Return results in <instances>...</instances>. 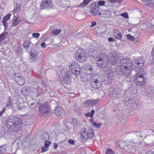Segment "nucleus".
I'll return each mask as SVG.
<instances>
[{
	"instance_id": "2eb2a0df",
	"label": "nucleus",
	"mask_w": 154,
	"mask_h": 154,
	"mask_svg": "<svg viewBox=\"0 0 154 154\" xmlns=\"http://www.w3.org/2000/svg\"><path fill=\"white\" fill-rule=\"evenodd\" d=\"M120 67L133 66L132 60L129 58H125L122 59L120 62Z\"/></svg>"
},
{
	"instance_id": "c85d7f7f",
	"label": "nucleus",
	"mask_w": 154,
	"mask_h": 154,
	"mask_svg": "<svg viewBox=\"0 0 154 154\" xmlns=\"http://www.w3.org/2000/svg\"><path fill=\"white\" fill-rule=\"evenodd\" d=\"M20 5L19 4H16L15 6L13 11L14 15H15L17 14V12H19L20 10Z\"/></svg>"
},
{
	"instance_id": "aec40b11",
	"label": "nucleus",
	"mask_w": 154,
	"mask_h": 154,
	"mask_svg": "<svg viewBox=\"0 0 154 154\" xmlns=\"http://www.w3.org/2000/svg\"><path fill=\"white\" fill-rule=\"evenodd\" d=\"M15 81L19 85L22 86L25 83V80L23 77L21 75L20 77H17Z\"/></svg>"
},
{
	"instance_id": "69168bd1",
	"label": "nucleus",
	"mask_w": 154,
	"mask_h": 154,
	"mask_svg": "<svg viewBox=\"0 0 154 154\" xmlns=\"http://www.w3.org/2000/svg\"><path fill=\"white\" fill-rule=\"evenodd\" d=\"M109 2L111 3H116L117 0H109Z\"/></svg>"
},
{
	"instance_id": "864d4df0",
	"label": "nucleus",
	"mask_w": 154,
	"mask_h": 154,
	"mask_svg": "<svg viewBox=\"0 0 154 154\" xmlns=\"http://www.w3.org/2000/svg\"><path fill=\"white\" fill-rule=\"evenodd\" d=\"M108 41L109 42H115V39L112 37H110L108 38Z\"/></svg>"
},
{
	"instance_id": "423d86ee",
	"label": "nucleus",
	"mask_w": 154,
	"mask_h": 154,
	"mask_svg": "<svg viewBox=\"0 0 154 154\" xmlns=\"http://www.w3.org/2000/svg\"><path fill=\"white\" fill-rule=\"evenodd\" d=\"M96 62L97 66L100 68L106 67L108 65L109 58L105 53H101L99 54L97 57Z\"/></svg>"
},
{
	"instance_id": "7c9ffc66",
	"label": "nucleus",
	"mask_w": 154,
	"mask_h": 154,
	"mask_svg": "<svg viewBox=\"0 0 154 154\" xmlns=\"http://www.w3.org/2000/svg\"><path fill=\"white\" fill-rule=\"evenodd\" d=\"M91 0H84L82 3L79 6L80 7L83 8L84 6L88 5Z\"/></svg>"
},
{
	"instance_id": "9d476101",
	"label": "nucleus",
	"mask_w": 154,
	"mask_h": 154,
	"mask_svg": "<svg viewBox=\"0 0 154 154\" xmlns=\"http://www.w3.org/2000/svg\"><path fill=\"white\" fill-rule=\"evenodd\" d=\"M134 81L137 85L142 86L146 82V80L144 77L143 75L140 72H138L134 77Z\"/></svg>"
},
{
	"instance_id": "f03ea898",
	"label": "nucleus",
	"mask_w": 154,
	"mask_h": 154,
	"mask_svg": "<svg viewBox=\"0 0 154 154\" xmlns=\"http://www.w3.org/2000/svg\"><path fill=\"white\" fill-rule=\"evenodd\" d=\"M22 93L26 95L30 94L33 99H39L41 96V88L37 83L33 84L30 87L23 88L21 90Z\"/></svg>"
},
{
	"instance_id": "f257e3e1",
	"label": "nucleus",
	"mask_w": 154,
	"mask_h": 154,
	"mask_svg": "<svg viewBox=\"0 0 154 154\" xmlns=\"http://www.w3.org/2000/svg\"><path fill=\"white\" fill-rule=\"evenodd\" d=\"M69 72H68L67 68H64L61 71L59 70L58 72L60 80L64 84H68L70 82V79L72 77L70 72L75 74L76 76L80 73V67L76 62L70 63L69 64Z\"/></svg>"
},
{
	"instance_id": "09e8293b",
	"label": "nucleus",
	"mask_w": 154,
	"mask_h": 154,
	"mask_svg": "<svg viewBox=\"0 0 154 154\" xmlns=\"http://www.w3.org/2000/svg\"><path fill=\"white\" fill-rule=\"evenodd\" d=\"M147 1H148L147 5H154V0H147Z\"/></svg>"
},
{
	"instance_id": "e433bc0d",
	"label": "nucleus",
	"mask_w": 154,
	"mask_h": 154,
	"mask_svg": "<svg viewBox=\"0 0 154 154\" xmlns=\"http://www.w3.org/2000/svg\"><path fill=\"white\" fill-rule=\"evenodd\" d=\"M11 16V14H7L3 18L2 21H7L8 20L10 19Z\"/></svg>"
},
{
	"instance_id": "5701e85b",
	"label": "nucleus",
	"mask_w": 154,
	"mask_h": 154,
	"mask_svg": "<svg viewBox=\"0 0 154 154\" xmlns=\"http://www.w3.org/2000/svg\"><path fill=\"white\" fill-rule=\"evenodd\" d=\"M133 64H132L133 66L132 69L135 71H138L143 66H140V64L137 63V62L134 60Z\"/></svg>"
},
{
	"instance_id": "20e7f679",
	"label": "nucleus",
	"mask_w": 154,
	"mask_h": 154,
	"mask_svg": "<svg viewBox=\"0 0 154 154\" xmlns=\"http://www.w3.org/2000/svg\"><path fill=\"white\" fill-rule=\"evenodd\" d=\"M133 66L120 67V71L117 73V76L124 82L126 81L127 76L131 72Z\"/></svg>"
},
{
	"instance_id": "4d7b16f0",
	"label": "nucleus",
	"mask_w": 154,
	"mask_h": 154,
	"mask_svg": "<svg viewBox=\"0 0 154 154\" xmlns=\"http://www.w3.org/2000/svg\"><path fill=\"white\" fill-rule=\"evenodd\" d=\"M95 49L94 48H90L89 49H88V51L89 53L91 52V53H92L93 52L95 51Z\"/></svg>"
},
{
	"instance_id": "79ce46f5",
	"label": "nucleus",
	"mask_w": 154,
	"mask_h": 154,
	"mask_svg": "<svg viewBox=\"0 0 154 154\" xmlns=\"http://www.w3.org/2000/svg\"><path fill=\"white\" fill-rule=\"evenodd\" d=\"M105 3V2L103 0L99 1H98L97 3L98 5H100V6L104 5Z\"/></svg>"
},
{
	"instance_id": "72a5a7b5",
	"label": "nucleus",
	"mask_w": 154,
	"mask_h": 154,
	"mask_svg": "<svg viewBox=\"0 0 154 154\" xmlns=\"http://www.w3.org/2000/svg\"><path fill=\"white\" fill-rule=\"evenodd\" d=\"M6 152V145L0 146V153H5Z\"/></svg>"
},
{
	"instance_id": "39448f33",
	"label": "nucleus",
	"mask_w": 154,
	"mask_h": 154,
	"mask_svg": "<svg viewBox=\"0 0 154 154\" xmlns=\"http://www.w3.org/2000/svg\"><path fill=\"white\" fill-rule=\"evenodd\" d=\"M94 135V131L91 128L86 129L82 128L81 129L80 137L83 141L85 142L88 139H92Z\"/></svg>"
},
{
	"instance_id": "49530a36",
	"label": "nucleus",
	"mask_w": 154,
	"mask_h": 154,
	"mask_svg": "<svg viewBox=\"0 0 154 154\" xmlns=\"http://www.w3.org/2000/svg\"><path fill=\"white\" fill-rule=\"evenodd\" d=\"M87 71H88L89 72L88 73H89L90 74H91L92 71H93V68L92 66H90L89 68L86 69Z\"/></svg>"
},
{
	"instance_id": "338daca9",
	"label": "nucleus",
	"mask_w": 154,
	"mask_h": 154,
	"mask_svg": "<svg viewBox=\"0 0 154 154\" xmlns=\"http://www.w3.org/2000/svg\"><path fill=\"white\" fill-rule=\"evenodd\" d=\"M90 122H91V123L93 124V122H94L93 120V118H91L90 119Z\"/></svg>"
},
{
	"instance_id": "6ab92c4d",
	"label": "nucleus",
	"mask_w": 154,
	"mask_h": 154,
	"mask_svg": "<svg viewBox=\"0 0 154 154\" xmlns=\"http://www.w3.org/2000/svg\"><path fill=\"white\" fill-rule=\"evenodd\" d=\"M111 12L107 10H102L100 12V15L101 17L108 18L111 16Z\"/></svg>"
},
{
	"instance_id": "4c0bfd02",
	"label": "nucleus",
	"mask_w": 154,
	"mask_h": 154,
	"mask_svg": "<svg viewBox=\"0 0 154 154\" xmlns=\"http://www.w3.org/2000/svg\"><path fill=\"white\" fill-rule=\"evenodd\" d=\"M126 36L127 38L129 40L131 41H133L135 40V37L131 35V34H127Z\"/></svg>"
},
{
	"instance_id": "a211bd4d",
	"label": "nucleus",
	"mask_w": 154,
	"mask_h": 154,
	"mask_svg": "<svg viewBox=\"0 0 154 154\" xmlns=\"http://www.w3.org/2000/svg\"><path fill=\"white\" fill-rule=\"evenodd\" d=\"M100 101V99L99 98H97L96 99H90L86 101L85 103V105L86 107H88L90 106L97 104Z\"/></svg>"
},
{
	"instance_id": "774afa93",
	"label": "nucleus",
	"mask_w": 154,
	"mask_h": 154,
	"mask_svg": "<svg viewBox=\"0 0 154 154\" xmlns=\"http://www.w3.org/2000/svg\"><path fill=\"white\" fill-rule=\"evenodd\" d=\"M146 154H153L152 152L151 151H148Z\"/></svg>"
},
{
	"instance_id": "7ed1b4c3",
	"label": "nucleus",
	"mask_w": 154,
	"mask_h": 154,
	"mask_svg": "<svg viewBox=\"0 0 154 154\" xmlns=\"http://www.w3.org/2000/svg\"><path fill=\"white\" fill-rule=\"evenodd\" d=\"M22 120L17 116H11L6 120L5 124L8 129L13 132H17L22 126Z\"/></svg>"
},
{
	"instance_id": "5fc2aeb1",
	"label": "nucleus",
	"mask_w": 154,
	"mask_h": 154,
	"mask_svg": "<svg viewBox=\"0 0 154 154\" xmlns=\"http://www.w3.org/2000/svg\"><path fill=\"white\" fill-rule=\"evenodd\" d=\"M148 131L149 132V134L153 135V134H154V131H153L152 129H148Z\"/></svg>"
},
{
	"instance_id": "052dcab7",
	"label": "nucleus",
	"mask_w": 154,
	"mask_h": 154,
	"mask_svg": "<svg viewBox=\"0 0 154 154\" xmlns=\"http://www.w3.org/2000/svg\"><path fill=\"white\" fill-rule=\"evenodd\" d=\"M35 103H32L30 104L29 107L31 109L34 108V106L35 105Z\"/></svg>"
},
{
	"instance_id": "bb28decb",
	"label": "nucleus",
	"mask_w": 154,
	"mask_h": 154,
	"mask_svg": "<svg viewBox=\"0 0 154 154\" xmlns=\"http://www.w3.org/2000/svg\"><path fill=\"white\" fill-rule=\"evenodd\" d=\"M18 17H15L14 15V18H13V22L12 24V27H14L17 25L21 21H20L18 19Z\"/></svg>"
},
{
	"instance_id": "ea45409f",
	"label": "nucleus",
	"mask_w": 154,
	"mask_h": 154,
	"mask_svg": "<svg viewBox=\"0 0 154 154\" xmlns=\"http://www.w3.org/2000/svg\"><path fill=\"white\" fill-rule=\"evenodd\" d=\"M105 154H114L113 150L111 149H107Z\"/></svg>"
},
{
	"instance_id": "6e6552de",
	"label": "nucleus",
	"mask_w": 154,
	"mask_h": 154,
	"mask_svg": "<svg viewBox=\"0 0 154 154\" xmlns=\"http://www.w3.org/2000/svg\"><path fill=\"white\" fill-rule=\"evenodd\" d=\"M137 101V99L136 98L126 96L123 102L127 105V109L134 111L138 106Z\"/></svg>"
},
{
	"instance_id": "dca6fc26",
	"label": "nucleus",
	"mask_w": 154,
	"mask_h": 154,
	"mask_svg": "<svg viewBox=\"0 0 154 154\" xmlns=\"http://www.w3.org/2000/svg\"><path fill=\"white\" fill-rule=\"evenodd\" d=\"M53 6V4L50 0H43L41 5V9H50L52 8Z\"/></svg>"
},
{
	"instance_id": "37998d69",
	"label": "nucleus",
	"mask_w": 154,
	"mask_h": 154,
	"mask_svg": "<svg viewBox=\"0 0 154 154\" xmlns=\"http://www.w3.org/2000/svg\"><path fill=\"white\" fill-rule=\"evenodd\" d=\"M2 22L3 23V26H4V31H5L7 28H8V23L7 22V21H2Z\"/></svg>"
},
{
	"instance_id": "a18cd8bd",
	"label": "nucleus",
	"mask_w": 154,
	"mask_h": 154,
	"mask_svg": "<svg viewBox=\"0 0 154 154\" xmlns=\"http://www.w3.org/2000/svg\"><path fill=\"white\" fill-rule=\"evenodd\" d=\"M51 143V142L50 141H48L47 140H45V143H44L45 146L46 147L48 148V146L50 145Z\"/></svg>"
},
{
	"instance_id": "393cba45",
	"label": "nucleus",
	"mask_w": 154,
	"mask_h": 154,
	"mask_svg": "<svg viewBox=\"0 0 154 154\" xmlns=\"http://www.w3.org/2000/svg\"><path fill=\"white\" fill-rule=\"evenodd\" d=\"M146 92H148V96L150 97L154 96V88L150 87L147 90Z\"/></svg>"
},
{
	"instance_id": "58836bf2",
	"label": "nucleus",
	"mask_w": 154,
	"mask_h": 154,
	"mask_svg": "<svg viewBox=\"0 0 154 154\" xmlns=\"http://www.w3.org/2000/svg\"><path fill=\"white\" fill-rule=\"evenodd\" d=\"M120 16L125 19L128 18L129 17L128 14L126 12L121 13Z\"/></svg>"
},
{
	"instance_id": "c03bdc74",
	"label": "nucleus",
	"mask_w": 154,
	"mask_h": 154,
	"mask_svg": "<svg viewBox=\"0 0 154 154\" xmlns=\"http://www.w3.org/2000/svg\"><path fill=\"white\" fill-rule=\"evenodd\" d=\"M40 34L39 33L34 32L32 34V36L33 37L36 38L39 37Z\"/></svg>"
},
{
	"instance_id": "de8ad7c7",
	"label": "nucleus",
	"mask_w": 154,
	"mask_h": 154,
	"mask_svg": "<svg viewBox=\"0 0 154 154\" xmlns=\"http://www.w3.org/2000/svg\"><path fill=\"white\" fill-rule=\"evenodd\" d=\"M93 125L96 128H99L101 127V125L99 123H97L95 122H94L93 123Z\"/></svg>"
},
{
	"instance_id": "f8f14e48",
	"label": "nucleus",
	"mask_w": 154,
	"mask_h": 154,
	"mask_svg": "<svg viewBox=\"0 0 154 154\" xmlns=\"http://www.w3.org/2000/svg\"><path fill=\"white\" fill-rule=\"evenodd\" d=\"M50 112L49 106L47 102H45L39 107L38 112L43 115H47Z\"/></svg>"
},
{
	"instance_id": "e2e57ef3",
	"label": "nucleus",
	"mask_w": 154,
	"mask_h": 154,
	"mask_svg": "<svg viewBox=\"0 0 154 154\" xmlns=\"http://www.w3.org/2000/svg\"><path fill=\"white\" fill-rule=\"evenodd\" d=\"M151 53H152V56L153 57V59L154 60V47L152 48V50Z\"/></svg>"
},
{
	"instance_id": "6e6d98bb",
	"label": "nucleus",
	"mask_w": 154,
	"mask_h": 154,
	"mask_svg": "<svg viewBox=\"0 0 154 154\" xmlns=\"http://www.w3.org/2000/svg\"><path fill=\"white\" fill-rule=\"evenodd\" d=\"M68 143L71 144H73L75 142L73 140L69 139L68 140Z\"/></svg>"
},
{
	"instance_id": "bf43d9fd",
	"label": "nucleus",
	"mask_w": 154,
	"mask_h": 154,
	"mask_svg": "<svg viewBox=\"0 0 154 154\" xmlns=\"http://www.w3.org/2000/svg\"><path fill=\"white\" fill-rule=\"evenodd\" d=\"M41 45L42 48H45L46 47L45 44L44 42H42L41 44Z\"/></svg>"
},
{
	"instance_id": "c756f323",
	"label": "nucleus",
	"mask_w": 154,
	"mask_h": 154,
	"mask_svg": "<svg viewBox=\"0 0 154 154\" xmlns=\"http://www.w3.org/2000/svg\"><path fill=\"white\" fill-rule=\"evenodd\" d=\"M8 32H3L0 35V42L4 40Z\"/></svg>"
},
{
	"instance_id": "a19ab883",
	"label": "nucleus",
	"mask_w": 154,
	"mask_h": 154,
	"mask_svg": "<svg viewBox=\"0 0 154 154\" xmlns=\"http://www.w3.org/2000/svg\"><path fill=\"white\" fill-rule=\"evenodd\" d=\"M135 134L136 136L140 138L142 137L143 135V134H142V132L140 131H136Z\"/></svg>"
},
{
	"instance_id": "4468645a",
	"label": "nucleus",
	"mask_w": 154,
	"mask_h": 154,
	"mask_svg": "<svg viewBox=\"0 0 154 154\" xmlns=\"http://www.w3.org/2000/svg\"><path fill=\"white\" fill-rule=\"evenodd\" d=\"M110 61L112 65L116 63L118 60V57L116 52L114 50L110 51L109 53Z\"/></svg>"
},
{
	"instance_id": "b1692460",
	"label": "nucleus",
	"mask_w": 154,
	"mask_h": 154,
	"mask_svg": "<svg viewBox=\"0 0 154 154\" xmlns=\"http://www.w3.org/2000/svg\"><path fill=\"white\" fill-rule=\"evenodd\" d=\"M113 35L116 38L119 39L120 40L122 38V35L121 32L118 30H114L113 31Z\"/></svg>"
},
{
	"instance_id": "f704fd0d",
	"label": "nucleus",
	"mask_w": 154,
	"mask_h": 154,
	"mask_svg": "<svg viewBox=\"0 0 154 154\" xmlns=\"http://www.w3.org/2000/svg\"><path fill=\"white\" fill-rule=\"evenodd\" d=\"M134 60L137 62V63H138L140 64L141 66H143L144 65V60L143 59H140L137 60Z\"/></svg>"
},
{
	"instance_id": "8fccbe9b",
	"label": "nucleus",
	"mask_w": 154,
	"mask_h": 154,
	"mask_svg": "<svg viewBox=\"0 0 154 154\" xmlns=\"http://www.w3.org/2000/svg\"><path fill=\"white\" fill-rule=\"evenodd\" d=\"M48 149V148L46 147L45 146H44L43 147L41 150V152H44L46 151H47Z\"/></svg>"
},
{
	"instance_id": "412c9836",
	"label": "nucleus",
	"mask_w": 154,
	"mask_h": 154,
	"mask_svg": "<svg viewBox=\"0 0 154 154\" xmlns=\"http://www.w3.org/2000/svg\"><path fill=\"white\" fill-rule=\"evenodd\" d=\"M119 146L121 148L123 149L126 151L129 150L130 147L128 145V146L127 143L123 141H120L119 144Z\"/></svg>"
},
{
	"instance_id": "0e129e2a",
	"label": "nucleus",
	"mask_w": 154,
	"mask_h": 154,
	"mask_svg": "<svg viewBox=\"0 0 154 154\" xmlns=\"http://www.w3.org/2000/svg\"><path fill=\"white\" fill-rule=\"evenodd\" d=\"M58 146V145L57 143H55L54 144V148L56 149Z\"/></svg>"
},
{
	"instance_id": "ddd939ff",
	"label": "nucleus",
	"mask_w": 154,
	"mask_h": 154,
	"mask_svg": "<svg viewBox=\"0 0 154 154\" xmlns=\"http://www.w3.org/2000/svg\"><path fill=\"white\" fill-rule=\"evenodd\" d=\"M91 14L94 16L100 15V12H99V8L97 3L94 2L91 4Z\"/></svg>"
},
{
	"instance_id": "a878e982",
	"label": "nucleus",
	"mask_w": 154,
	"mask_h": 154,
	"mask_svg": "<svg viewBox=\"0 0 154 154\" xmlns=\"http://www.w3.org/2000/svg\"><path fill=\"white\" fill-rule=\"evenodd\" d=\"M91 74L88 73L84 75L83 76H81V77L84 82H87L91 79Z\"/></svg>"
},
{
	"instance_id": "473e14b6",
	"label": "nucleus",
	"mask_w": 154,
	"mask_h": 154,
	"mask_svg": "<svg viewBox=\"0 0 154 154\" xmlns=\"http://www.w3.org/2000/svg\"><path fill=\"white\" fill-rule=\"evenodd\" d=\"M95 112V111L94 109L91 110V112H87L85 113V116L86 117H93L94 114Z\"/></svg>"
},
{
	"instance_id": "0eeeda50",
	"label": "nucleus",
	"mask_w": 154,
	"mask_h": 154,
	"mask_svg": "<svg viewBox=\"0 0 154 154\" xmlns=\"http://www.w3.org/2000/svg\"><path fill=\"white\" fill-rule=\"evenodd\" d=\"M103 76L100 74L96 73L93 75L91 79V86L94 89L99 88L103 82Z\"/></svg>"
},
{
	"instance_id": "2f4dec72",
	"label": "nucleus",
	"mask_w": 154,
	"mask_h": 154,
	"mask_svg": "<svg viewBox=\"0 0 154 154\" xmlns=\"http://www.w3.org/2000/svg\"><path fill=\"white\" fill-rule=\"evenodd\" d=\"M61 32V30L60 29H54L51 31L52 34L54 35H57L60 33Z\"/></svg>"
},
{
	"instance_id": "c9c22d12",
	"label": "nucleus",
	"mask_w": 154,
	"mask_h": 154,
	"mask_svg": "<svg viewBox=\"0 0 154 154\" xmlns=\"http://www.w3.org/2000/svg\"><path fill=\"white\" fill-rule=\"evenodd\" d=\"M137 143V141L132 140L130 141L129 143H128V146H137V145H136Z\"/></svg>"
},
{
	"instance_id": "13d9d810",
	"label": "nucleus",
	"mask_w": 154,
	"mask_h": 154,
	"mask_svg": "<svg viewBox=\"0 0 154 154\" xmlns=\"http://www.w3.org/2000/svg\"><path fill=\"white\" fill-rule=\"evenodd\" d=\"M91 26L93 27L97 25V23L95 21H93L91 22Z\"/></svg>"
},
{
	"instance_id": "1a4fd4ad",
	"label": "nucleus",
	"mask_w": 154,
	"mask_h": 154,
	"mask_svg": "<svg viewBox=\"0 0 154 154\" xmlns=\"http://www.w3.org/2000/svg\"><path fill=\"white\" fill-rule=\"evenodd\" d=\"M75 56L77 60L79 62H83L87 60V56L83 49H79L76 51Z\"/></svg>"
},
{
	"instance_id": "9b49d317",
	"label": "nucleus",
	"mask_w": 154,
	"mask_h": 154,
	"mask_svg": "<svg viewBox=\"0 0 154 154\" xmlns=\"http://www.w3.org/2000/svg\"><path fill=\"white\" fill-rule=\"evenodd\" d=\"M110 95L112 98L114 99H119L121 98L123 94V91L119 88L113 89L110 92Z\"/></svg>"
},
{
	"instance_id": "4be33fe9",
	"label": "nucleus",
	"mask_w": 154,
	"mask_h": 154,
	"mask_svg": "<svg viewBox=\"0 0 154 154\" xmlns=\"http://www.w3.org/2000/svg\"><path fill=\"white\" fill-rule=\"evenodd\" d=\"M31 42L30 41L29 43L28 41L26 40L24 41L23 44L24 48L26 49V51L28 53L29 51H30V52H31L32 49V48H31V47L30 46L29 48V47L30 45L29 43H31Z\"/></svg>"
},
{
	"instance_id": "f3484780",
	"label": "nucleus",
	"mask_w": 154,
	"mask_h": 154,
	"mask_svg": "<svg viewBox=\"0 0 154 154\" xmlns=\"http://www.w3.org/2000/svg\"><path fill=\"white\" fill-rule=\"evenodd\" d=\"M53 112L55 113L56 116H59L61 117L64 116L65 115L63 109L60 106H56L54 109L53 111Z\"/></svg>"
},
{
	"instance_id": "680f3d73",
	"label": "nucleus",
	"mask_w": 154,
	"mask_h": 154,
	"mask_svg": "<svg viewBox=\"0 0 154 154\" xmlns=\"http://www.w3.org/2000/svg\"><path fill=\"white\" fill-rule=\"evenodd\" d=\"M5 109H2L0 111V116H2V114L5 112Z\"/></svg>"
},
{
	"instance_id": "603ef678",
	"label": "nucleus",
	"mask_w": 154,
	"mask_h": 154,
	"mask_svg": "<svg viewBox=\"0 0 154 154\" xmlns=\"http://www.w3.org/2000/svg\"><path fill=\"white\" fill-rule=\"evenodd\" d=\"M21 76L19 75V73L15 72L14 73L13 77H14L15 79H16L17 77H20Z\"/></svg>"
},
{
	"instance_id": "3c124183",
	"label": "nucleus",
	"mask_w": 154,
	"mask_h": 154,
	"mask_svg": "<svg viewBox=\"0 0 154 154\" xmlns=\"http://www.w3.org/2000/svg\"><path fill=\"white\" fill-rule=\"evenodd\" d=\"M31 56L32 57V60L34 61H35L37 57V55L35 54L32 53L31 54Z\"/></svg>"
},
{
	"instance_id": "cd10ccee",
	"label": "nucleus",
	"mask_w": 154,
	"mask_h": 154,
	"mask_svg": "<svg viewBox=\"0 0 154 154\" xmlns=\"http://www.w3.org/2000/svg\"><path fill=\"white\" fill-rule=\"evenodd\" d=\"M8 101L7 102L6 106L3 109H5V110L6 109L9 108L12 111V108L11 107L12 105V99L11 98H8Z\"/></svg>"
}]
</instances>
